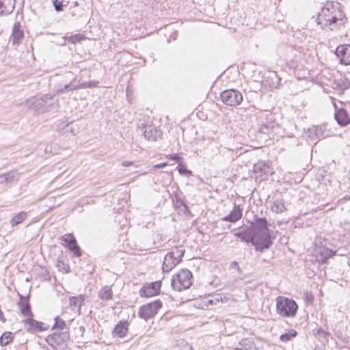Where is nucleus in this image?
Here are the masks:
<instances>
[{"mask_svg":"<svg viewBox=\"0 0 350 350\" xmlns=\"http://www.w3.org/2000/svg\"><path fill=\"white\" fill-rule=\"evenodd\" d=\"M321 29L335 31L344 26L347 18L338 2L327 1L315 20Z\"/></svg>","mask_w":350,"mask_h":350,"instance_id":"nucleus-1","label":"nucleus"},{"mask_svg":"<svg viewBox=\"0 0 350 350\" xmlns=\"http://www.w3.org/2000/svg\"><path fill=\"white\" fill-rule=\"evenodd\" d=\"M257 118L260 124L258 129L260 134L267 135L269 139L274 136V129L278 127L273 113L269 111H260L257 113Z\"/></svg>","mask_w":350,"mask_h":350,"instance_id":"nucleus-2","label":"nucleus"},{"mask_svg":"<svg viewBox=\"0 0 350 350\" xmlns=\"http://www.w3.org/2000/svg\"><path fill=\"white\" fill-rule=\"evenodd\" d=\"M297 310L298 306L293 299L283 296L276 298V312L281 317L293 318Z\"/></svg>","mask_w":350,"mask_h":350,"instance_id":"nucleus-3","label":"nucleus"},{"mask_svg":"<svg viewBox=\"0 0 350 350\" xmlns=\"http://www.w3.org/2000/svg\"><path fill=\"white\" fill-rule=\"evenodd\" d=\"M192 273L189 269H182L173 276L171 282L172 287L173 289L178 291H180L183 289H187L192 284Z\"/></svg>","mask_w":350,"mask_h":350,"instance_id":"nucleus-4","label":"nucleus"},{"mask_svg":"<svg viewBox=\"0 0 350 350\" xmlns=\"http://www.w3.org/2000/svg\"><path fill=\"white\" fill-rule=\"evenodd\" d=\"M69 340L70 334L68 331H56L53 334L48 335L46 338V341L49 345L55 350L66 349Z\"/></svg>","mask_w":350,"mask_h":350,"instance_id":"nucleus-5","label":"nucleus"},{"mask_svg":"<svg viewBox=\"0 0 350 350\" xmlns=\"http://www.w3.org/2000/svg\"><path fill=\"white\" fill-rule=\"evenodd\" d=\"M54 103L53 98L49 95L33 97L27 100V105L34 111L44 113L49 111Z\"/></svg>","mask_w":350,"mask_h":350,"instance_id":"nucleus-6","label":"nucleus"},{"mask_svg":"<svg viewBox=\"0 0 350 350\" xmlns=\"http://www.w3.org/2000/svg\"><path fill=\"white\" fill-rule=\"evenodd\" d=\"M253 237L252 244L257 252H263L273 245L269 232H256Z\"/></svg>","mask_w":350,"mask_h":350,"instance_id":"nucleus-7","label":"nucleus"},{"mask_svg":"<svg viewBox=\"0 0 350 350\" xmlns=\"http://www.w3.org/2000/svg\"><path fill=\"white\" fill-rule=\"evenodd\" d=\"M162 306L163 304L159 299L143 305L139 309V317L145 321H148L158 313Z\"/></svg>","mask_w":350,"mask_h":350,"instance_id":"nucleus-8","label":"nucleus"},{"mask_svg":"<svg viewBox=\"0 0 350 350\" xmlns=\"http://www.w3.org/2000/svg\"><path fill=\"white\" fill-rule=\"evenodd\" d=\"M222 102L229 106H237L243 100L242 94L234 89L226 90L220 94Z\"/></svg>","mask_w":350,"mask_h":350,"instance_id":"nucleus-9","label":"nucleus"},{"mask_svg":"<svg viewBox=\"0 0 350 350\" xmlns=\"http://www.w3.org/2000/svg\"><path fill=\"white\" fill-rule=\"evenodd\" d=\"M137 131L144 133L145 138L148 141L156 142L161 138L162 131L152 125H144L138 124Z\"/></svg>","mask_w":350,"mask_h":350,"instance_id":"nucleus-10","label":"nucleus"},{"mask_svg":"<svg viewBox=\"0 0 350 350\" xmlns=\"http://www.w3.org/2000/svg\"><path fill=\"white\" fill-rule=\"evenodd\" d=\"M253 171L256 179L259 181L267 179L269 176L273 173V170L269 165L262 161H260L254 165Z\"/></svg>","mask_w":350,"mask_h":350,"instance_id":"nucleus-11","label":"nucleus"},{"mask_svg":"<svg viewBox=\"0 0 350 350\" xmlns=\"http://www.w3.org/2000/svg\"><path fill=\"white\" fill-rule=\"evenodd\" d=\"M33 316H29L22 321L27 332L30 333H36L46 331L49 326L42 322H40L33 319Z\"/></svg>","mask_w":350,"mask_h":350,"instance_id":"nucleus-12","label":"nucleus"},{"mask_svg":"<svg viewBox=\"0 0 350 350\" xmlns=\"http://www.w3.org/2000/svg\"><path fill=\"white\" fill-rule=\"evenodd\" d=\"M161 287V281L158 280L144 284L139 290L141 297H150L159 294Z\"/></svg>","mask_w":350,"mask_h":350,"instance_id":"nucleus-13","label":"nucleus"},{"mask_svg":"<svg viewBox=\"0 0 350 350\" xmlns=\"http://www.w3.org/2000/svg\"><path fill=\"white\" fill-rule=\"evenodd\" d=\"M335 54L340 64L350 65V44H344L338 46Z\"/></svg>","mask_w":350,"mask_h":350,"instance_id":"nucleus-14","label":"nucleus"},{"mask_svg":"<svg viewBox=\"0 0 350 350\" xmlns=\"http://www.w3.org/2000/svg\"><path fill=\"white\" fill-rule=\"evenodd\" d=\"M317 260L320 264H325L327 259L336 254L337 251L327 247L320 246L316 249Z\"/></svg>","mask_w":350,"mask_h":350,"instance_id":"nucleus-15","label":"nucleus"},{"mask_svg":"<svg viewBox=\"0 0 350 350\" xmlns=\"http://www.w3.org/2000/svg\"><path fill=\"white\" fill-rule=\"evenodd\" d=\"M24 38V32L19 22H16L12 27V33L10 36V42L13 45L18 46L22 43Z\"/></svg>","mask_w":350,"mask_h":350,"instance_id":"nucleus-16","label":"nucleus"},{"mask_svg":"<svg viewBox=\"0 0 350 350\" xmlns=\"http://www.w3.org/2000/svg\"><path fill=\"white\" fill-rule=\"evenodd\" d=\"M326 131V125L321 124L319 126H313L311 128H309L308 130V136L311 139V141H318L320 138H325L327 135H325Z\"/></svg>","mask_w":350,"mask_h":350,"instance_id":"nucleus-17","label":"nucleus"},{"mask_svg":"<svg viewBox=\"0 0 350 350\" xmlns=\"http://www.w3.org/2000/svg\"><path fill=\"white\" fill-rule=\"evenodd\" d=\"M19 296V301L17 303L21 315L24 317L33 316L31 310V306L29 302V296L25 297L18 293Z\"/></svg>","mask_w":350,"mask_h":350,"instance_id":"nucleus-18","label":"nucleus"},{"mask_svg":"<svg viewBox=\"0 0 350 350\" xmlns=\"http://www.w3.org/2000/svg\"><path fill=\"white\" fill-rule=\"evenodd\" d=\"M62 240L67 244L68 249L72 251L76 256H81V252L77 244L75 237L71 234H66L62 237Z\"/></svg>","mask_w":350,"mask_h":350,"instance_id":"nucleus-19","label":"nucleus"},{"mask_svg":"<svg viewBox=\"0 0 350 350\" xmlns=\"http://www.w3.org/2000/svg\"><path fill=\"white\" fill-rule=\"evenodd\" d=\"M337 123L342 126H347L350 123V118L347 111L344 108L338 109L334 114Z\"/></svg>","mask_w":350,"mask_h":350,"instance_id":"nucleus-20","label":"nucleus"},{"mask_svg":"<svg viewBox=\"0 0 350 350\" xmlns=\"http://www.w3.org/2000/svg\"><path fill=\"white\" fill-rule=\"evenodd\" d=\"M254 233L256 232H269L267 227V220L266 218L257 217L255 219V223L250 227Z\"/></svg>","mask_w":350,"mask_h":350,"instance_id":"nucleus-21","label":"nucleus"},{"mask_svg":"<svg viewBox=\"0 0 350 350\" xmlns=\"http://www.w3.org/2000/svg\"><path fill=\"white\" fill-rule=\"evenodd\" d=\"M178 263L179 260H178L176 257H172L171 254L167 253L164 258L162 265V270L164 273H167Z\"/></svg>","mask_w":350,"mask_h":350,"instance_id":"nucleus-22","label":"nucleus"},{"mask_svg":"<svg viewBox=\"0 0 350 350\" xmlns=\"http://www.w3.org/2000/svg\"><path fill=\"white\" fill-rule=\"evenodd\" d=\"M98 81H89L88 82H83L79 85H73L72 83L65 85L64 90L66 92L77 90L78 88H95L98 85Z\"/></svg>","mask_w":350,"mask_h":350,"instance_id":"nucleus-23","label":"nucleus"},{"mask_svg":"<svg viewBox=\"0 0 350 350\" xmlns=\"http://www.w3.org/2000/svg\"><path fill=\"white\" fill-rule=\"evenodd\" d=\"M242 217V210L239 205L234 204L233 209L226 217L222 218V220L234 223L239 220Z\"/></svg>","mask_w":350,"mask_h":350,"instance_id":"nucleus-24","label":"nucleus"},{"mask_svg":"<svg viewBox=\"0 0 350 350\" xmlns=\"http://www.w3.org/2000/svg\"><path fill=\"white\" fill-rule=\"evenodd\" d=\"M15 8V0H0V15L11 14Z\"/></svg>","mask_w":350,"mask_h":350,"instance_id":"nucleus-25","label":"nucleus"},{"mask_svg":"<svg viewBox=\"0 0 350 350\" xmlns=\"http://www.w3.org/2000/svg\"><path fill=\"white\" fill-rule=\"evenodd\" d=\"M19 174L16 171H10L0 174V184L12 183L19 179Z\"/></svg>","mask_w":350,"mask_h":350,"instance_id":"nucleus-26","label":"nucleus"},{"mask_svg":"<svg viewBox=\"0 0 350 350\" xmlns=\"http://www.w3.org/2000/svg\"><path fill=\"white\" fill-rule=\"evenodd\" d=\"M84 300L85 298L82 295L72 296L69 297V304L72 310H76L79 314H80L81 308Z\"/></svg>","mask_w":350,"mask_h":350,"instance_id":"nucleus-27","label":"nucleus"},{"mask_svg":"<svg viewBox=\"0 0 350 350\" xmlns=\"http://www.w3.org/2000/svg\"><path fill=\"white\" fill-rule=\"evenodd\" d=\"M234 235L246 243H252V240L254 239V232L250 228H247L241 231L237 232Z\"/></svg>","mask_w":350,"mask_h":350,"instance_id":"nucleus-28","label":"nucleus"},{"mask_svg":"<svg viewBox=\"0 0 350 350\" xmlns=\"http://www.w3.org/2000/svg\"><path fill=\"white\" fill-rule=\"evenodd\" d=\"M128 332V324L126 322L120 321L113 329V334L120 338L124 337Z\"/></svg>","mask_w":350,"mask_h":350,"instance_id":"nucleus-29","label":"nucleus"},{"mask_svg":"<svg viewBox=\"0 0 350 350\" xmlns=\"http://www.w3.org/2000/svg\"><path fill=\"white\" fill-rule=\"evenodd\" d=\"M271 211L277 214L284 212L286 208L284 204V202L282 199H275L271 205Z\"/></svg>","mask_w":350,"mask_h":350,"instance_id":"nucleus-30","label":"nucleus"},{"mask_svg":"<svg viewBox=\"0 0 350 350\" xmlns=\"http://www.w3.org/2000/svg\"><path fill=\"white\" fill-rule=\"evenodd\" d=\"M113 292L111 288L108 286L103 287L98 293V297L105 301H107L112 299Z\"/></svg>","mask_w":350,"mask_h":350,"instance_id":"nucleus-31","label":"nucleus"},{"mask_svg":"<svg viewBox=\"0 0 350 350\" xmlns=\"http://www.w3.org/2000/svg\"><path fill=\"white\" fill-rule=\"evenodd\" d=\"M62 39L64 40L62 44H66V42L68 41V43H72V44H76L78 42H80L81 41L85 39V37L80 33H77L75 35H71L70 36H64L62 38Z\"/></svg>","mask_w":350,"mask_h":350,"instance_id":"nucleus-32","label":"nucleus"},{"mask_svg":"<svg viewBox=\"0 0 350 350\" xmlns=\"http://www.w3.org/2000/svg\"><path fill=\"white\" fill-rule=\"evenodd\" d=\"M27 216L26 212L21 211L18 214L15 215L10 220V224L12 226H16L24 221Z\"/></svg>","mask_w":350,"mask_h":350,"instance_id":"nucleus-33","label":"nucleus"},{"mask_svg":"<svg viewBox=\"0 0 350 350\" xmlns=\"http://www.w3.org/2000/svg\"><path fill=\"white\" fill-rule=\"evenodd\" d=\"M241 347H236L235 350H251L253 347V342L250 338H243L239 342Z\"/></svg>","mask_w":350,"mask_h":350,"instance_id":"nucleus-34","label":"nucleus"},{"mask_svg":"<svg viewBox=\"0 0 350 350\" xmlns=\"http://www.w3.org/2000/svg\"><path fill=\"white\" fill-rule=\"evenodd\" d=\"M13 333L11 332H4L0 337V345L5 347L10 344L13 340Z\"/></svg>","mask_w":350,"mask_h":350,"instance_id":"nucleus-35","label":"nucleus"},{"mask_svg":"<svg viewBox=\"0 0 350 350\" xmlns=\"http://www.w3.org/2000/svg\"><path fill=\"white\" fill-rule=\"evenodd\" d=\"M185 249L183 246L176 247L173 251L169 252L168 254H171L172 257H176L178 260H179V262L181 261V258L184 256Z\"/></svg>","mask_w":350,"mask_h":350,"instance_id":"nucleus-36","label":"nucleus"},{"mask_svg":"<svg viewBox=\"0 0 350 350\" xmlns=\"http://www.w3.org/2000/svg\"><path fill=\"white\" fill-rule=\"evenodd\" d=\"M297 334V332L295 329H290L288 332L284 333L280 336V339L281 341L284 342H286L291 340L293 338L295 337Z\"/></svg>","mask_w":350,"mask_h":350,"instance_id":"nucleus-37","label":"nucleus"},{"mask_svg":"<svg viewBox=\"0 0 350 350\" xmlns=\"http://www.w3.org/2000/svg\"><path fill=\"white\" fill-rule=\"evenodd\" d=\"M54 320L55 323L52 327L53 329H59L61 332H63L62 330L66 328V323L62 319L56 317Z\"/></svg>","mask_w":350,"mask_h":350,"instance_id":"nucleus-38","label":"nucleus"},{"mask_svg":"<svg viewBox=\"0 0 350 350\" xmlns=\"http://www.w3.org/2000/svg\"><path fill=\"white\" fill-rule=\"evenodd\" d=\"M53 4L57 12L62 11L64 7L67 6V3H64V0H53Z\"/></svg>","mask_w":350,"mask_h":350,"instance_id":"nucleus-39","label":"nucleus"},{"mask_svg":"<svg viewBox=\"0 0 350 350\" xmlns=\"http://www.w3.org/2000/svg\"><path fill=\"white\" fill-rule=\"evenodd\" d=\"M176 203L177 206H178L184 213L189 211L188 206L183 200L180 199H176Z\"/></svg>","mask_w":350,"mask_h":350,"instance_id":"nucleus-40","label":"nucleus"},{"mask_svg":"<svg viewBox=\"0 0 350 350\" xmlns=\"http://www.w3.org/2000/svg\"><path fill=\"white\" fill-rule=\"evenodd\" d=\"M230 269H234H234H236L238 271V272H239V273H241V272H242V270H241V269L240 268V267H239V265L238 262H236V261H233V262H232L230 263Z\"/></svg>","mask_w":350,"mask_h":350,"instance_id":"nucleus-41","label":"nucleus"},{"mask_svg":"<svg viewBox=\"0 0 350 350\" xmlns=\"http://www.w3.org/2000/svg\"><path fill=\"white\" fill-rule=\"evenodd\" d=\"M317 334L319 336H323L325 337L326 336L328 335V333L325 332L322 328H319L318 330L317 331Z\"/></svg>","mask_w":350,"mask_h":350,"instance_id":"nucleus-42","label":"nucleus"},{"mask_svg":"<svg viewBox=\"0 0 350 350\" xmlns=\"http://www.w3.org/2000/svg\"><path fill=\"white\" fill-rule=\"evenodd\" d=\"M167 163H158V164H156L153 166V167L154 169H160V168H163L165 167V166H167Z\"/></svg>","mask_w":350,"mask_h":350,"instance_id":"nucleus-43","label":"nucleus"},{"mask_svg":"<svg viewBox=\"0 0 350 350\" xmlns=\"http://www.w3.org/2000/svg\"><path fill=\"white\" fill-rule=\"evenodd\" d=\"M64 266H66V265L62 262V261H57V267L61 269V268H64V269H66L64 267ZM66 267H68V269H69L68 266L66 265Z\"/></svg>","mask_w":350,"mask_h":350,"instance_id":"nucleus-44","label":"nucleus"},{"mask_svg":"<svg viewBox=\"0 0 350 350\" xmlns=\"http://www.w3.org/2000/svg\"><path fill=\"white\" fill-rule=\"evenodd\" d=\"M133 163L132 161H124V162L122 163V165H123V166H125V167H129V166L132 165H133Z\"/></svg>","mask_w":350,"mask_h":350,"instance_id":"nucleus-45","label":"nucleus"},{"mask_svg":"<svg viewBox=\"0 0 350 350\" xmlns=\"http://www.w3.org/2000/svg\"><path fill=\"white\" fill-rule=\"evenodd\" d=\"M0 320L3 321V322L5 321V319L4 318L3 313L1 310H0Z\"/></svg>","mask_w":350,"mask_h":350,"instance_id":"nucleus-46","label":"nucleus"},{"mask_svg":"<svg viewBox=\"0 0 350 350\" xmlns=\"http://www.w3.org/2000/svg\"><path fill=\"white\" fill-rule=\"evenodd\" d=\"M178 171H179V172H180V174H183V173H184V172H183V170H184V167H183V166H180V165H178Z\"/></svg>","mask_w":350,"mask_h":350,"instance_id":"nucleus-47","label":"nucleus"},{"mask_svg":"<svg viewBox=\"0 0 350 350\" xmlns=\"http://www.w3.org/2000/svg\"><path fill=\"white\" fill-rule=\"evenodd\" d=\"M66 130H67V131L70 130L71 132H72V127L70 126V124H67V125H66Z\"/></svg>","mask_w":350,"mask_h":350,"instance_id":"nucleus-48","label":"nucleus"},{"mask_svg":"<svg viewBox=\"0 0 350 350\" xmlns=\"http://www.w3.org/2000/svg\"><path fill=\"white\" fill-rule=\"evenodd\" d=\"M314 350H321L319 347H315Z\"/></svg>","mask_w":350,"mask_h":350,"instance_id":"nucleus-49","label":"nucleus"},{"mask_svg":"<svg viewBox=\"0 0 350 350\" xmlns=\"http://www.w3.org/2000/svg\"><path fill=\"white\" fill-rule=\"evenodd\" d=\"M178 158V155H176L174 157V159H177Z\"/></svg>","mask_w":350,"mask_h":350,"instance_id":"nucleus-50","label":"nucleus"},{"mask_svg":"<svg viewBox=\"0 0 350 350\" xmlns=\"http://www.w3.org/2000/svg\"><path fill=\"white\" fill-rule=\"evenodd\" d=\"M75 5H78V3L77 1L75 2Z\"/></svg>","mask_w":350,"mask_h":350,"instance_id":"nucleus-51","label":"nucleus"},{"mask_svg":"<svg viewBox=\"0 0 350 350\" xmlns=\"http://www.w3.org/2000/svg\"><path fill=\"white\" fill-rule=\"evenodd\" d=\"M46 350H49V349L48 348H46Z\"/></svg>","mask_w":350,"mask_h":350,"instance_id":"nucleus-52","label":"nucleus"}]
</instances>
